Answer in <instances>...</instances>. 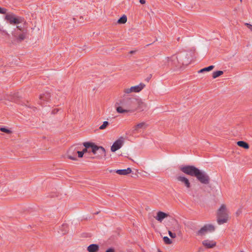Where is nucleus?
<instances>
[{
  "label": "nucleus",
  "instance_id": "obj_36",
  "mask_svg": "<svg viewBox=\"0 0 252 252\" xmlns=\"http://www.w3.org/2000/svg\"><path fill=\"white\" fill-rule=\"evenodd\" d=\"M0 31L2 32H3L8 34V33L4 30H3V27L0 26Z\"/></svg>",
  "mask_w": 252,
  "mask_h": 252
},
{
  "label": "nucleus",
  "instance_id": "obj_30",
  "mask_svg": "<svg viewBox=\"0 0 252 252\" xmlns=\"http://www.w3.org/2000/svg\"><path fill=\"white\" fill-rule=\"evenodd\" d=\"M168 234L172 238H175L176 237V234L174 233H172L171 231H168Z\"/></svg>",
  "mask_w": 252,
  "mask_h": 252
},
{
  "label": "nucleus",
  "instance_id": "obj_42",
  "mask_svg": "<svg viewBox=\"0 0 252 252\" xmlns=\"http://www.w3.org/2000/svg\"><path fill=\"white\" fill-rule=\"evenodd\" d=\"M12 100H13V101H16V102H17V101H16V100L14 98H13V99H12Z\"/></svg>",
  "mask_w": 252,
  "mask_h": 252
},
{
  "label": "nucleus",
  "instance_id": "obj_39",
  "mask_svg": "<svg viewBox=\"0 0 252 252\" xmlns=\"http://www.w3.org/2000/svg\"><path fill=\"white\" fill-rule=\"evenodd\" d=\"M136 52V51H134V50H131L129 52V53L131 54H133L134 53H135Z\"/></svg>",
  "mask_w": 252,
  "mask_h": 252
},
{
  "label": "nucleus",
  "instance_id": "obj_31",
  "mask_svg": "<svg viewBox=\"0 0 252 252\" xmlns=\"http://www.w3.org/2000/svg\"><path fill=\"white\" fill-rule=\"evenodd\" d=\"M6 11H7L6 9L0 7V14H5L6 13Z\"/></svg>",
  "mask_w": 252,
  "mask_h": 252
},
{
  "label": "nucleus",
  "instance_id": "obj_1",
  "mask_svg": "<svg viewBox=\"0 0 252 252\" xmlns=\"http://www.w3.org/2000/svg\"><path fill=\"white\" fill-rule=\"evenodd\" d=\"M139 102L135 97H127L123 99L120 102L121 106L116 108L119 113L132 112L138 107Z\"/></svg>",
  "mask_w": 252,
  "mask_h": 252
},
{
  "label": "nucleus",
  "instance_id": "obj_15",
  "mask_svg": "<svg viewBox=\"0 0 252 252\" xmlns=\"http://www.w3.org/2000/svg\"><path fill=\"white\" fill-rule=\"evenodd\" d=\"M202 244L207 248H212L216 245V243L213 241L205 240L202 242Z\"/></svg>",
  "mask_w": 252,
  "mask_h": 252
},
{
  "label": "nucleus",
  "instance_id": "obj_11",
  "mask_svg": "<svg viewBox=\"0 0 252 252\" xmlns=\"http://www.w3.org/2000/svg\"><path fill=\"white\" fill-rule=\"evenodd\" d=\"M26 31L20 33H19L17 32H14L12 33L13 36L19 42L24 40L26 38Z\"/></svg>",
  "mask_w": 252,
  "mask_h": 252
},
{
  "label": "nucleus",
  "instance_id": "obj_41",
  "mask_svg": "<svg viewBox=\"0 0 252 252\" xmlns=\"http://www.w3.org/2000/svg\"><path fill=\"white\" fill-rule=\"evenodd\" d=\"M150 78H151V77H150L148 78H147V81H149V80L150 79Z\"/></svg>",
  "mask_w": 252,
  "mask_h": 252
},
{
  "label": "nucleus",
  "instance_id": "obj_14",
  "mask_svg": "<svg viewBox=\"0 0 252 252\" xmlns=\"http://www.w3.org/2000/svg\"><path fill=\"white\" fill-rule=\"evenodd\" d=\"M168 215L164 212L159 211L157 213V215L155 217L156 219L158 221L161 222L164 219L167 217Z\"/></svg>",
  "mask_w": 252,
  "mask_h": 252
},
{
  "label": "nucleus",
  "instance_id": "obj_38",
  "mask_svg": "<svg viewBox=\"0 0 252 252\" xmlns=\"http://www.w3.org/2000/svg\"><path fill=\"white\" fill-rule=\"evenodd\" d=\"M139 2L141 4H145L146 3L145 0H139Z\"/></svg>",
  "mask_w": 252,
  "mask_h": 252
},
{
  "label": "nucleus",
  "instance_id": "obj_4",
  "mask_svg": "<svg viewBox=\"0 0 252 252\" xmlns=\"http://www.w3.org/2000/svg\"><path fill=\"white\" fill-rule=\"evenodd\" d=\"M227 220L228 214L226 207L224 204H222L218 211L217 222L219 225H221L226 222Z\"/></svg>",
  "mask_w": 252,
  "mask_h": 252
},
{
  "label": "nucleus",
  "instance_id": "obj_2",
  "mask_svg": "<svg viewBox=\"0 0 252 252\" xmlns=\"http://www.w3.org/2000/svg\"><path fill=\"white\" fill-rule=\"evenodd\" d=\"M83 145L85 147L91 148L92 152L96 155V157L97 158H101L106 156L105 150L102 146H97L94 143L90 142H84Z\"/></svg>",
  "mask_w": 252,
  "mask_h": 252
},
{
  "label": "nucleus",
  "instance_id": "obj_29",
  "mask_svg": "<svg viewBox=\"0 0 252 252\" xmlns=\"http://www.w3.org/2000/svg\"><path fill=\"white\" fill-rule=\"evenodd\" d=\"M75 153H77L78 154V157L80 158H82L84 155V153L82 151H78V148L77 147V151H75Z\"/></svg>",
  "mask_w": 252,
  "mask_h": 252
},
{
  "label": "nucleus",
  "instance_id": "obj_21",
  "mask_svg": "<svg viewBox=\"0 0 252 252\" xmlns=\"http://www.w3.org/2000/svg\"><path fill=\"white\" fill-rule=\"evenodd\" d=\"M237 145L241 147H242L245 149H248L249 148V144L244 141H239L237 142Z\"/></svg>",
  "mask_w": 252,
  "mask_h": 252
},
{
  "label": "nucleus",
  "instance_id": "obj_25",
  "mask_svg": "<svg viewBox=\"0 0 252 252\" xmlns=\"http://www.w3.org/2000/svg\"><path fill=\"white\" fill-rule=\"evenodd\" d=\"M109 125V123L108 121H104L103 122V124L99 126V129L100 130H103L105 129Z\"/></svg>",
  "mask_w": 252,
  "mask_h": 252
},
{
  "label": "nucleus",
  "instance_id": "obj_5",
  "mask_svg": "<svg viewBox=\"0 0 252 252\" xmlns=\"http://www.w3.org/2000/svg\"><path fill=\"white\" fill-rule=\"evenodd\" d=\"M195 177L202 184L207 185L210 182L209 175L204 171L198 170Z\"/></svg>",
  "mask_w": 252,
  "mask_h": 252
},
{
  "label": "nucleus",
  "instance_id": "obj_44",
  "mask_svg": "<svg viewBox=\"0 0 252 252\" xmlns=\"http://www.w3.org/2000/svg\"><path fill=\"white\" fill-rule=\"evenodd\" d=\"M179 40H180V37H178V40L179 41Z\"/></svg>",
  "mask_w": 252,
  "mask_h": 252
},
{
  "label": "nucleus",
  "instance_id": "obj_7",
  "mask_svg": "<svg viewBox=\"0 0 252 252\" xmlns=\"http://www.w3.org/2000/svg\"><path fill=\"white\" fill-rule=\"evenodd\" d=\"M124 143V138L123 137H120L118 139L116 140L111 147V150L112 152H115L118 150L120 149Z\"/></svg>",
  "mask_w": 252,
  "mask_h": 252
},
{
  "label": "nucleus",
  "instance_id": "obj_27",
  "mask_svg": "<svg viewBox=\"0 0 252 252\" xmlns=\"http://www.w3.org/2000/svg\"><path fill=\"white\" fill-rule=\"evenodd\" d=\"M214 65H210L208 67H204L203 68V70L204 71H210L214 68Z\"/></svg>",
  "mask_w": 252,
  "mask_h": 252
},
{
  "label": "nucleus",
  "instance_id": "obj_17",
  "mask_svg": "<svg viewBox=\"0 0 252 252\" xmlns=\"http://www.w3.org/2000/svg\"><path fill=\"white\" fill-rule=\"evenodd\" d=\"M147 126V125L145 122L140 123L134 126L133 132L135 133L138 131V129H145Z\"/></svg>",
  "mask_w": 252,
  "mask_h": 252
},
{
  "label": "nucleus",
  "instance_id": "obj_43",
  "mask_svg": "<svg viewBox=\"0 0 252 252\" xmlns=\"http://www.w3.org/2000/svg\"><path fill=\"white\" fill-rule=\"evenodd\" d=\"M52 113H55V110H53Z\"/></svg>",
  "mask_w": 252,
  "mask_h": 252
},
{
  "label": "nucleus",
  "instance_id": "obj_16",
  "mask_svg": "<svg viewBox=\"0 0 252 252\" xmlns=\"http://www.w3.org/2000/svg\"><path fill=\"white\" fill-rule=\"evenodd\" d=\"M177 179L178 181L184 183L187 188H189L190 187V184L187 178L180 176L177 177Z\"/></svg>",
  "mask_w": 252,
  "mask_h": 252
},
{
  "label": "nucleus",
  "instance_id": "obj_13",
  "mask_svg": "<svg viewBox=\"0 0 252 252\" xmlns=\"http://www.w3.org/2000/svg\"><path fill=\"white\" fill-rule=\"evenodd\" d=\"M50 96V94L47 93L40 94L39 96V102L40 104L42 105H44V103L43 102V101H48Z\"/></svg>",
  "mask_w": 252,
  "mask_h": 252
},
{
  "label": "nucleus",
  "instance_id": "obj_20",
  "mask_svg": "<svg viewBox=\"0 0 252 252\" xmlns=\"http://www.w3.org/2000/svg\"><path fill=\"white\" fill-rule=\"evenodd\" d=\"M15 16V15L13 13H8L5 15V19L8 21L10 24H11Z\"/></svg>",
  "mask_w": 252,
  "mask_h": 252
},
{
  "label": "nucleus",
  "instance_id": "obj_23",
  "mask_svg": "<svg viewBox=\"0 0 252 252\" xmlns=\"http://www.w3.org/2000/svg\"><path fill=\"white\" fill-rule=\"evenodd\" d=\"M127 21V17L125 15H123L117 21L119 24H125Z\"/></svg>",
  "mask_w": 252,
  "mask_h": 252
},
{
  "label": "nucleus",
  "instance_id": "obj_28",
  "mask_svg": "<svg viewBox=\"0 0 252 252\" xmlns=\"http://www.w3.org/2000/svg\"><path fill=\"white\" fill-rule=\"evenodd\" d=\"M0 130L2 132H4L6 133L9 134L11 132V131L5 127H1Z\"/></svg>",
  "mask_w": 252,
  "mask_h": 252
},
{
  "label": "nucleus",
  "instance_id": "obj_18",
  "mask_svg": "<svg viewBox=\"0 0 252 252\" xmlns=\"http://www.w3.org/2000/svg\"><path fill=\"white\" fill-rule=\"evenodd\" d=\"M98 250L99 246L95 244H91L87 248V251L89 252H97Z\"/></svg>",
  "mask_w": 252,
  "mask_h": 252
},
{
  "label": "nucleus",
  "instance_id": "obj_40",
  "mask_svg": "<svg viewBox=\"0 0 252 252\" xmlns=\"http://www.w3.org/2000/svg\"><path fill=\"white\" fill-rule=\"evenodd\" d=\"M205 72V71L203 70V68H202V69H200V70H199L198 71V72L199 73H203V72Z\"/></svg>",
  "mask_w": 252,
  "mask_h": 252
},
{
  "label": "nucleus",
  "instance_id": "obj_32",
  "mask_svg": "<svg viewBox=\"0 0 252 252\" xmlns=\"http://www.w3.org/2000/svg\"><path fill=\"white\" fill-rule=\"evenodd\" d=\"M242 213V210L241 208L239 209L237 212H236V214L237 216L240 215Z\"/></svg>",
  "mask_w": 252,
  "mask_h": 252
},
{
  "label": "nucleus",
  "instance_id": "obj_35",
  "mask_svg": "<svg viewBox=\"0 0 252 252\" xmlns=\"http://www.w3.org/2000/svg\"><path fill=\"white\" fill-rule=\"evenodd\" d=\"M105 252H115L114 249L113 248H110L107 249Z\"/></svg>",
  "mask_w": 252,
  "mask_h": 252
},
{
  "label": "nucleus",
  "instance_id": "obj_10",
  "mask_svg": "<svg viewBox=\"0 0 252 252\" xmlns=\"http://www.w3.org/2000/svg\"><path fill=\"white\" fill-rule=\"evenodd\" d=\"M77 149V147L75 146H72L69 149L67 153V157L69 159L73 160H77V158L76 157L77 153H75Z\"/></svg>",
  "mask_w": 252,
  "mask_h": 252
},
{
  "label": "nucleus",
  "instance_id": "obj_12",
  "mask_svg": "<svg viewBox=\"0 0 252 252\" xmlns=\"http://www.w3.org/2000/svg\"><path fill=\"white\" fill-rule=\"evenodd\" d=\"M113 171H114V170H111L110 172H112ZM115 171L119 175H126L131 173L132 170L130 168L128 167L126 169H118L117 170H115Z\"/></svg>",
  "mask_w": 252,
  "mask_h": 252
},
{
  "label": "nucleus",
  "instance_id": "obj_26",
  "mask_svg": "<svg viewBox=\"0 0 252 252\" xmlns=\"http://www.w3.org/2000/svg\"><path fill=\"white\" fill-rule=\"evenodd\" d=\"M163 241L166 244L170 245L172 244V240L169 239L167 236H164L163 238Z\"/></svg>",
  "mask_w": 252,
  "mask_h": 252
},
{
  "label": "nucleus",
  "instance_id": "obj_9",
  "mask_svg": "<svg viewBox=\"0 0 252 252\" xmlns=\"http://www.w3.org/2000/svg\"><path fill=\"white\" fill-rule=\"evenodd\" d=\"M145 87V85L141 83L138 85L132 86L130 88L125 89L124 92L126 94H129L132 92L138 93L140 92Z\"/></svg>",
  "mask_w": 252,
  "mask_h": 252
},
{
  "label": "nucleus",
  "instance_id": "obj_34",
  "mask_svg": "<svg viewBox=\"0 0 252 252\" xmlns=\"http://www.w3.org/2000/svg\"><path fill=\"white\" fill-rule=\"evenodd\" d=\"M16 29H17L18 30H19L20 31H21L22 32L26 31L23 30V28L21 26H17L16 27Z\"/></svg>",
  "mask_w": 252,
  "mask_h": 252
},
{
  "label": "nucleus",
  "instance_id": "obj_22",
  "mask_svg": "<svg viewBox=\"0 0 252 252\" xmlns=\"http://www.w3.org/2000/svg\"><path fill=\"white\" fill-rule=\"evenodd\" d=\"M60 230L62 231V234L63 235H64L68 231V225L66 224H63L61 227L60 228Z\"/></svg>",
  "mask_w": 252,
  "mask_h": 252
},
{
  "label": "nucleus",
  "instance_id": "obj_33",
  "mask_svg": "<svg viewBox=\"0 0 252 252\" xmlns=\"http://www.w3.org/2000/svg\"><path fill=\"white\" fill-rule=\"evenodd\" d=\"M245 25H246L248 29H249L251 31H252V25L249 23H245Z\"/></svg>",
  "mask_w": 252,
  "mask_h": 252
},
{
  "label": "nucleus",
  "instance_id": "obj_37",
  "mask_svg": "<svg viewBox=\"0 0 252 252\" xmlns=\"http://www.w3.org/2000/svg\"><path fill=\"white\" fill-rule=\"evenodd\" d=\"M89 148L85 147L84 149H83L82 151L83 152L84 154H85L88 152V149Z\"/></svg>",
  "mask_w": 252,
  "mask_h": 252
},
{
  "label": "nucleus",
  "instance_id": "obj_24",
  "mask_svg": "<svg viewBox=\"0 0 252 252\" xmlns=\"http://www.w3.org/2000/svg\"><path fill=\"white\" fill-rule=\"evenodd\" d=\"M223 73V71H220V70L215 71L213 73L212 77L214 79H215V78H216L219 77L220 76L222 75Z\"/></svg>",
  "mask_w": 252,
  "mask_h": 252
},
{
  "label": "nucleus",
  "instance_id": "obj_3",
  "mask_svg": "<svg viewBox=\"0 0 252 252\" xmlns=\"http://www.w3.org/2000/svg\"><path fill=\"white\" fill-rule=\"evenodd\" d=\"M163 62L164 65L171 67H178L184 64L182 61L179 60L177 55L176 54L165 58Z\"/></svg>",
  "mask_w": 252,
  "mask_h": 252
},
{
  "label": "nucleus",
  "instance_id": "obj_8",
  "mask_svg": "<svg viewBox=\"0 0 252 252\" xmlns=\"http://www.w3.org/2000/svg\"><path fill=\"white\" fill-rule=\"evenodd\" d=\"M215 229V228L214 225L212 224H206L197 231V234L198 235L202 236L205 234L208 231L213 232Z\"/></svg>",
  "mask_w": 252,
  "mask_h": 252
},
{
  "label": "nucleus",
  "instance_id": "obj_45",
  "mask_svg": "<svg viewBox=\"0 0 252 252\" xmlns=\"http://www.w3.org/2000/svg\"><path fill=\"white\" fill-rule=\"evenodd\" d=\"M241 1H242V0H241Z\"/></svg>",
  "mask_w": 252,
  "mask_h": 252
},
{
  "label": "nucleus",
  "instance_id": "obj_6",
  "mask_svg": "<svg viewBox=\"0 0 252 252\" xmlns=\"http://www.w3.org/2000/svg\"><path fill=\"white\" fill-rule=\"evenodd\" d=\"M198 170V168L193 165H186L181 168V170L183 172L193 177H195Z\"/></svg>",
  "mask_w": 252,
  "mask_h": 252
},
{
  "label": "nucleus",
  "instance_id": "obj_19",
  "mask_svg": "<svg viewBox=\"0 0 252 252\" xmlns=\"http://www.w3.org/2000/svg\"><path fill=\"white\" fill-rule=\"evenodd\" d=\"M25 22V19L22 17L16 16L15 15L12 22V25H17Z\"/></svg>",
  "mask_w": 252,
  "mask_h": 252
}]
</instances>
